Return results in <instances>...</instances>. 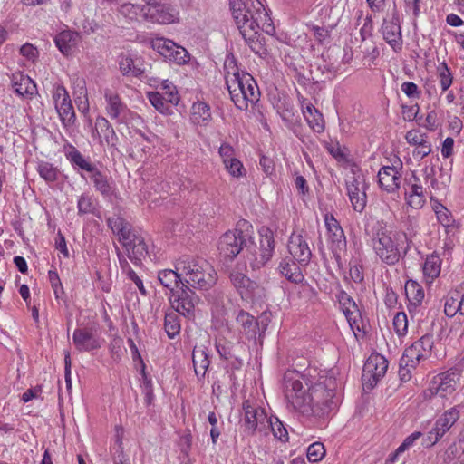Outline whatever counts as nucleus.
<instances>
[{
	"instance_id": "69168bd1",
	"label": "nucleus",
	"mask_w": 464,
	"mask_h": 464,
	"mask_svg": "<svg viewBox=\"0 0 464 464\" xmlns=\"http://www.w3.org/2000/svg\"><path fill=\"white\" fill-rule=\"evenodd\" d=\"M138 10H140V7L132 4H124L120 8L121 14L130 19H134L136 17Z\"/></svg>"
},
{
	"instance_id": "052dcab7",
	"label": "nucleus",
	"mask_w": 464,
	"mask_h": 464,
	"mask_svg": "<svg viewBox=\"0 0 464 464\" xmlns=\"http://www.w3.org/2000/svg\"><path fill=\"white\" fill-rule=\"evenodd\" d=\"M431 152V145L427 140L422 142L421 144L416 146L413 150V157L418 158L419 160H422L426 156H428Z\"/></svg>"
},
{
	"instance_id": "2eb2a0df",
	"label": "nucleus",
	"mask_w": 464,
	"mask_h": 464,
	"mask_svg": "<svg viewBox=\"0 0 464 464\" xmlns=\"http://www.w3.org/2000/svg\"><path fill=\"white\" fill-rule=\"evenodd\" d=\"M151 44L153 49L157 50L165 59L174 62L177 64H185L189 60L188 52L171 40L158 38L153 40Z\"/></svg>"
},
{
	"instance_id": "7c9ffc66",
	"label": "nucleus",
	"mask_w": 464,
	"mask_h": 464,
	"mask_svg": "<svg viewBox=\"0 0 464 464\" xmlns=\"http://www.w3.org/2000/svg\"><path fill=\"white\" fill-rule=\"evenodd\" d=\"M192 362L197 377L198 379L204 378L210 364L207 349L202 346H195L192 352Z\"/></svg>"
},
{
	"instance_id": "e2e57ef3",
	"label": "nucleus",
	"mask_w": 464,
	"mask_h": 464,
	"mask_svg": "<svg viewBox=\"0 0 464 464\" xmlns=\"http://www.w3.org/2000/svg\"><path fill=\"white\" fill-rule=\"evenodd\" d=\"M410 183L411 188L408 194L411 195H424L423 193V187L420 184V179L415 175L412 174V176L410 178Z\"/></svg>"
},
{
	"instance_id": "b1692460",
	"label": "nucleus",
	"mask_w": 464,
	"mask_h": 464,
	"mask_svg": "<svg viewBox=\"0 0 464 464\" xmlns=\"http://www.w3.org/2000/svg\"><path fill=\"white\" fill-rule=\"evenodd\" d=\"M402 163L400 168L395 166H384L378 172V182L380 187L388 193H394L400 188L401 173Z\"/></svg>"
},
{
	"instance_id": "412c9836",
	"label": "nucleus",
	"mask_w": 464,
	"mask_h": 464,
	"mask_svg": "<svg viewBox=\"0 0 464 464\" xmlns=\"http://www.w3.org/2000/svg\"><path fill=\"white\" fill-rule=\"evenodd\" d=\"M142 11H144V17L147 20L163 24L174 23L178 15V12L170 5L160 4L158 1L154 5H148L147 9H142Z\"/></svg>"
},
{
	"instance_id": "338daca9",
	"label": "nucleus",
	"mask_w": 464,
	"mask_h": 464,
	"mask_svg": "<svg viewBox=\"0 0 464 464\" xmlns=\"http://www.w3.org/2000/svg\"><path fill=\"white\" fill-rule=\"evenodd\" d=\"M419 110L420 107L418 104L413 106H402L403 119L407 121H413L416 118Z\"/></svg>"
},
{
	"instance_id": "cd10ccee",
	"label": "nucleus",
	"mask_w": 464,
	"mask_h": 464,
	"mask_svg": "<svg viewBox=\"0 0 464 464\" xmlns=\"http://www.w3.org/2000/svg\"><path fill=\"white\" fill-rule=\"evenodd\" d=\"M88 178L92 182L96 191L100 192L103 198L111 199L115 193V188L110 177L96 167L88 175Z\"/></svg>"
},
{
	"instance_id": "680f3d73",
	"label": "nucleus",
	"mask_w": 464,
	"mask_h": 464,
	"mask_svg": "<svg viewBox=\"0 0 464 464\" xmlns=\"http://www.w3.org/2000/svg\"><path fill=\"white\" fill-rule=\"evenodd\" d=\"M405 195L407 204L415 209L422 208L426 201L424 195H411L408 193H406Z\"/></svg>"
},
{
	"instance_id": "13d9d810",
	"label": "nucleus",
	"mask_w": 464,
	"mask_h": 464,
	"mask_svg": "<svg viewBox=\"0 0 464 464\" xmlns=\"http://www.w3.org/2000/svg\"><path fill=\"white\" fill-rule=\"evenodd\" d=\"M218 153H219L220 157L222 158L224 164L236 159L234 157L235 156L234 148L228 143H223L218 150Z\"/></svg>"
},
{
	"instance_id": "49530a36",
	"label": "nucleus",
	"mask_w": 464,
	"mask_h": 464,
	"mask_svg": "<svg viewBox=\"0 0 464 464\" xmlns=\"http://www.w3.org/2000/svg\"><path fill=\"white\" fill-rule=\"evenodd\" d=\"M148 98L152 106L160 113L167 114L169 111L170 105L168 104L166 98L158 92H150Z\"/></svg>"
},
{
	"instance_id": "79ce46f5",
	"label": "nucleus",
	"mask_w": 464,
	"mask_h": 464,
	"mask_svg": "<svg viewBox=\"0 0 464 464\" xmlns=\"http://www.w3.org/2000/svg\"><path fill=\"white\" fill-rule=\"evenodd\" d=\"M428 356L424 355V351L415 343V342L405 349L402 354V363L407 365L408 362L411 364V367H416L422 360L427 359Z\"/></svg>"
},
{
	"instance_id": "a18cd8bd",
	"label": "nucleus",
	"mask_w": 464,
	"mask_h": 464,
	"mask_svg": "<svg viewBox=\"0 0 464 464\" xmlns=\"http://www.w3.org/2000/svg\"><path fill=\"white\" fill-rule=\"evenodd\" d=\"M77 208L80 216L94 214L96 207L92 196L87 193L82 194L77 202Z\"/></svg>"
},
{
	"instance_id": "603ef678",
	"label": "nucleus",
	"mask_w": 464,
	"mask_h": 464,
	"mask_svg": "<svg viewBox=\"0 0 464 464\" xmlns=\"http://www.w3.org/2000/svg\"><path fill=\"white\" fill-rule=\"evenodd\" d=\"M142 377H143V383H142V391L145 394V402L147 405H150L154 395H153V386L152 382L150 379H149L145 373V365H142Z\"/></svg>"
},
{
	"instance_id": "ddd939ff",
	"label": "nucleus",
	"mask_w": 464,
	"mask_h": 464,
	"mask_svg": "<svg viewBox=\"0 0 464 464\" xmlns=\"http://www.w3.org/2000/svg\"><path fill=\"white\" fill-rule=\"evenodd\" d=\"M325 226L328 231L330 249L339 266H341V254L346 250V237L339 222L333 215L325 216Z\"/></svg>"
},
{
	"instance_id": "4468645a",
	"label": "nucleus",
	"mask_w": 464,
	"mask_h": 464,
	"mask_svg": "<svg viewBox=\"0 0 464 464\" xmlns=\"http://www.w3.org/2000/svg\"><path fill=\"white\" fill-rule=\"evenodd\" d=\"M72 343L80 353L100 349L102 342L98 334V326L91 324L76 328L72 334Z\"/></svg>"
},
{
	"instance_id": "a878e982",
	"label": "nucleus",
	"mask_w": 464,
	"mask_h": 464,
	"mask_svg": "<svg viewBox=\"0 0 464 464\" xmlns=\"http://www.w3.org/2000/svg\"><path fill=\"white\" fill-rule=\"evenodd\" d=\"M11 82L14 92L24 99H32L37 92L34 82L20 72L12 74Z\"/></svg>"
},
{
	"instance_id": "423d86ee",
	"label": "nucleus",
	"mask_w": 464,
	"mask_h": 464,
	"mask_svg": "<svg viewBox=\"0 0 464 464\" xmlns=\"http://www.w3.org/2000/svg\"><path fill=\"white\" fill-rule=\"evenodd\" d=\"M226 84L227 89H238L239 94L236 96L235 105L241 111H246L248 104H256L260 98L259 88L255 79L247 72L240 73L236 68L235 72H227L226 76Z\"/></svg>"
},
{
	"instance_id": "37998d69",
	"label": "nucleus",
	"mask_w": 464,
	"mask_h": 464,
	"mask_svg": "<svg viewBox=\"0 0 464 464\" xmlns=\"http://www.w3.org/2000/svg\"><path fill=\"white\" fill-rule=\"evenodd\" d=\"M437 74L440 80L441 91L446 92L452 84L453 77L452 73L445 62L439 63L437 66Z\"/></svg>"
},
{
	"instance_id": "4d7b16f0",
	"label": "nucleus",
	"mask_w": 464,
	"mask_h": 464,
	"mask_svg": "<svg viewBox=\"0 0 464 464\" xmlns=\"http://www.w3.org/2000/svg\"><path fill=\"white\" fill-rule=\"evenodd\" d=\"M421 350L424 351V355L430 357L431 349L434 344L433 336L431 334H425L415 342Z\"/></svg>"
},
{
	"instance_id": "7ed1b4c3",
	"label": "nucleus",
	"mask_w": 464,
	"mask_h": 464,
	"mask_svg": "<svg viewBox=\"0 0 464 464\" xmlns=\"http://www.w3.org/2000/svg\"><path fill=\"white\" fill-rule=\"evenodd\" d=\"M411 243L405 233H396L392 236V232L381 224L372 231L373 251L381 262L387 266L398 264L407 255Z\"/></svg>"
},
{
	"instance_id": "09e8293b",
	"label": "nucleus",
	"mask_w": 464,
	"mask_h": 464,
	"mask_svg": "<svg viewBox=\"0 0 464 464\" xmlns=\"http://www.w3.org/2000/svg\"><path fill=\"white\" fill-rule=\"evenodd\" d=\"M48 278L51 284V286L53 290L54 295L56 299H63L65 295L63 285L61 283L60 277L56 270H49Z\"/></svg>"
},
{
	"instance_id": "2f4dec72",
	"label": "nucleus",
	"mask_w": 464,
	"mask_h": 464,
	"mask_svg": "<svg viewBox=\"0 0 464 464\" xmlns=\"http://www.w3.org/2000/svg\"><path fill=\"white\" fill-rule=\"evenodd\" d=\"M405 295L409 301V311L412 312L411 306L415 309L424 299V290L422 286L414 280H408L405 284Z\"/></svg>"
},
{
	"instance_id": "ea45409f",
	"label": "nucleus",
	"mask_w": 464,
	"mask_h": 464,
	"mask_svg": "<svg viewBox=\"0 0 464 464\" xmlns=\"http://www.w3.org/2000/svg\"><path fill=\"white\" fill-rule=\"evenodd\" d=\"M119 68L123 76L139 77L144 73V69L139 66L131 57L127 55L120 56Z\"/></svg>"
},
{
	"instance_id": "39448f33",
	"label": "nucleus",
	"mask_w": 464,
	"mask_h": 464,
	"mask_svg": "<svg viewBox=\"0 0 464 464\" xmlns=\"http://www.w3.org/2000/svg\"><path fill=\"white\" fill-rule=\"evenodd\" d=\"M107 225L117 235L120 243L127 252L128 258L135 265L140 266L148 255V246L144 237L131 228L130 224L120 216L107 218Z\"/></svg>"
},
{
	"instance_id": "864d4df0",
	"label": "nucleus",
	"mask_w": 464,
	"mask_h": 464,
	"mask_svg": "<svg viewBox=\"0 0 464 464\" xmlns=\"http://www.w3.org/2000/svg\"><path fill=\"white\" fill-rule=\"evenodd\" d=\"M405 139L410 145L418 146L428 140V135L418 130H411L406 133Z\"/></svg>"
},
{
	"instance_id": "f8f14e48",
	"label": "nucleus",
	"mask_w": 464,
	"mask_h": 464,
	"mask_svg": "<svg viewBox=\"0 0 464 464\" xmlns=\"http://www.w3.org/2000/svg\"><path fill=\"white\" fill-rule=\"evenodd\" d=\"M388 369L387 360L380 354H372L364 363L362 381L368 389H372L385 375Z\"/></svg>"
},
{
	"instance_id": "a19ab883",
	"label": "nucleus",
	"mask_w": 464,
	"mask_h": 464,
	"mask_svg": "<svg viewBox=\"0 0 464 464\" xmlns=\"http://www.w3.org/2000/svg\"><path fill=\"white\" fill-rule=\"evenodd\" d=\"M192 119L197 124H208L211 120L209 105L204 102H194L192 105Z\"/></svg>"
},
{
	"instance_id": "dca6fc26",
	"label": "nucleus",
	"mask_w": 464,
	"mask_h": 464,
	"mask_svg": "<svg viewBox=\"0 0 464 464\" xmlns=\"http://www.w3.org/2000/svg\"><path fill=\"white\" fill-rule=\"evenodd\" d=\"M368 185L362 175L352 176L346 180V189L349 199L353 209L357 212H362L366 207Z\"/></svg>"
},
{
	"instance_id": "72a5a7b5",
	"label": "nucleus",
	"mask_w": 464,
	"mask_h": 464,
	"mask_svg": "<svg viewBox=\"0 0 464 464\" xmlns=\"http://www.w3.org/2000/svg\"><path fill=\"white\" fill-rule=\"evenodd\" d=\"M422 270L426 281L432 283L441 271V259L440 256L435 253L427 256Z\"/></svg>"
},
{
	"instance_id": "1a4fd4ad",
	"label": "nucleus",
	"mask_w": 464,
	"mask_h": 464,
	"mask_svg": "<svg viewBox=\"0 0 464 464\" xmlns=\"http://www.w3.org/2000/svg\"><path fill=\"white\" fill-rule=\"evenodd\" d=\"M459 378L460 372L457 368L438 374L430 382L429 388L423 392L424 398L431 399L435 395L447 397L456 390Z\"/></svg>"
},
{
	"instance_id": "6ab92c4d",
	"label": "nucleus",
	"mask_w": 464,
	"mask_h": 464,
	"mask_svg": "<svg viewBox=\"0 0 464 464\" xmlns=\"http://www.w3.org/2000/svg\"><path fill=\"white\" fill-rule=\"evenodd\" d=\"M381 30L383 39L392 50L396 53L401 51L403 40L400 17L396 11L393 12L392 19L383 20Z\"/></svg>"
},
{
	"instance_id": "c03bdc74",
	"label": "nucleus",
	"mask_w": 464,
	"mask_h": 464,
	"mask_svg": "<svg viewBox=\"0 0 464 464\" xmlns=\"http://www.w3.org/2000/svg\"><path fill=\"white\" fill-rule=\"evenodd\" d=\"M266 421L269 424L275 438L281 441H286L288 440V432L284 423L277 417L272 416L269 419L266 418Z\"/></svg>"
},
{
	"instance_id": "e433bc0d",
	"label": "nucleus",
	"mask_w": 464,
	"mask_h": 464,
	"mask_svg": "<svg viewBox=\"0 0 464 464\" xmlns=\"http://www.w3.org/2000/svg\"><path fill=\"white\" fill-rule=\"evenodd\" d=\"M39 176L49 185L55 183L60 177V170L53 163L39 160L36 166Z\"/></svg>"
},
{
	"instance_id": "9d476101",
	"label": "nucleus",
	"mask_w": 464,
	"mask_h": 464,
	"mask_svg": "<svg viewBox=\"0 0 464 464\" xmlns=\"http://www.w3.org/2000/svg\"><path fill=\"white\" fill-rule=\"evenodd\" d=\"M169 301L173 310L190 319L194 317L195 307L199 303V297L194 290L182 283V286L172 294Z\"/></svg>"
},
{
	"instance_id": "9b49d317",
	"label": "nucleus",
	"mask_w": 464,
	"mask_h": 464,
	"mask_svg": "<svg viewBox=\"0 0 464 464\" xmlns=\"http://www.w3.org/2000/svg\"><path fill=\"white\" fill-rule=\"evenodd\" d=\"M53 100L62 125L68 129L76 121V114L67 90L63 85L54 86Z\"/></svg>"
},
{
	"instance_id": "5fc2aeb1",
	"label": "nucleus",
	"mask_w": 464,
	"mask_h": 464,
	"mask_svg": "<svg viewBox=\"0 0 464 464\" xmlns=\"http://www.w3.org/2000/svg\"><path fill=\"white\" fill-rule=\"evenodd\" d=\"M116 443L118 448L113 456L114 464H130V458L123 452L121 438L117 435Z\"/></svg>"
},
{
	"instance_id": "c756f323",
	"label": "nucleus",
	"mask_w": 464,
	"mask_h": 464,
	"mask_svg": "<svg viewBox=\"0 0 464 464\" xmlns=\"http://www.w3.org/2000/svg\"><path fill=\"white\" fill-rule=\"evenodd\" d=\"M237 323L241 327V333H243L247 339H256L257 333L260 331L257 319L247 312L240 311L237 316Z\"/></svg>"
},
{
	"instance_id": "f3484780",
	"label": "nucleus",
	"mask_w": 464,
	"mask_h": 464,
	"mask_svg": "<svg viewBox=\"0 0 464 464\" xmlns=\"http://www.w3.org/2000/svg\"><path fill=\"white\" fill-rule=\"evenodd\" d=\"M459 419V406L447 411L436 420L434 427L428 433L427 440L430 445L438 442Z\"/></svg>"
},
{
	"instance_id": "4c0bfd02",
	"label": "nucleus",
	"mask_w": 464,
	"mask_h": 464,
	"mask_svg": "<svg viewBox=\"0 0 464 464\" xmlns=\"http://www.w3.org/2000/svg\"><path fill=\"white\" fill-rule=\"evenodd\" d=\"M181 276H183V275H181V272L178 271L176 268L175 270L164 269L158 273V279L160 284L165 288L169 289L172 294L174 293L175 287L179 285V282L181 284L183 283Z\"/></svg>"
},
{
	"instance_id": "aec40b11",
	"label": "nucleus",
	"mask_w": 464,
	"mask_h": 464,
	"mask_svg": "<svg viewBox=\"0 0 464 464\" xmlns=\"http://www.w3.org/2000/svg\"><path fill=\"white\" fill-rule=\"evenodd\" d=\"M242 409L241 423L245 432L253 435L257 429L261 430V426L266 420L264 411L253 406L248 400L243 401Z\"/></svg>"
},
{
	"instance_id": "bb28decb",
	"label": "nucleus",
	"mask_w": 464,
	"mask_h": 464,
	"mask_svg": "<svg viewBox=\"0 0 464 464\" xmlns=\"http://www.w3.org/2000/svg\"><path fill=\"white\" fill-rule=\"evenodd\" d=\"M53 40L59 51L63 55L69 56L81 42V35L75 31L66 29L57 34Z\"/></svg>"
},
{
	"instance_id": "0e129e2a",
	"label": "nucleus",
	"mask_w": 464,
	"mask_h": 464,
	"mask_svg": "<svg viewBox=\"0 0 464 464\" xmlns=\"http://www.w3.org/2000/svg\"><path fill=\"white\" fill-rule=\"evenodd\" d=\"M401 91L411 98L420 97L418 86L412 82H406L401 84Z\"/></svg>"
},
{
	"instance_id": "c85d7f7f",
	"label": "nucleus",
	"mask_w": 464,
	"mask_h": 464,
	"mask_svg": "<svg viewBox=\"0 0 464 464\" xmlns=\"http://www.w3.org/2000/svg\"><path fill=\"white\" fill-rule=\"evenodd\" d=\"M305 99L299 96V102L302 105V111L308 125L314 131L321 133L324 130V121L322 113L312 104H304Z\"/></svg>"
},
{
	"instance_id": "0eeeda50",
	"label": "nucleus",
	"mask_w": 464,
	"mask_h": 464,
	"mask_svg": "<svg viewBox=\"0 0 464 464\" xmlns=\"http://www.w3.org/2000/svg\"><path fill=\"white\" fill-rule=\"evenodd\" d=\"M249 244H252V226L246 220H240L235 229L221 236L218 250L226 260L232 261Z\"/></svg>"
},
{
	"instance_id": "58836bf2",
	"label": "nucleus",
	"mask_w": 464,
	"mask_h": 464,
	"mask_svg": "<svg viewBox=\"0 0 464 464\" xmlns=\"http://www.w3.org/2000/svg\"><path fill=\"white\" fill-rule=\"evenodd\" d=\"M179 314L175 310L166 312L164 317V330L169 338L173 339L179 334L181 325Z\"/></svg>"
},
{
	"instance_id": "4be33fe9",
	"label": "nucleus",
	"mask_w": 464,
	"mask_h": 464,
	"mask_svg": "<svg viewBox=\"0 0 464 464\" xmlns=\"http://www.w3.org/2000/svg\"><path fill=\"white\" fill-rule=\"evenodd\" d=\"M288 251L300 266H307L312 258V251L301 234H292L288 242Z\"/></svg>"
},
{
	"instance_id": "473e14b6",
	"label": "nucleus",
	"mask_w": 464,
	"mask_h": 464,
	"mask_svg": "<svg viewBox=\"0 0 464 464\" xmlns=\"http://www.w3.org/2000/svg\"><path fill=\"white\" fill-rule=\"evenodd\" d=\"M298 265L299 264L294 260L283 259L279 264L278 269L281 275L287 280L298 284L304 278Z\"/></svg>"
},
{
	"instance_id": "3c124183",
	"label": "nucleus",
	"mask_w": 464,
	"mask_h": 464,
	"mask_svg": "<svg viewBox=\"0 0 464 464\" xmlns=\"http://www.w3.org/2000/svg\"><path fill=\"white\" fill-rule=\"evenodd\" d=\"M459 301H458V293L455 294V296L450 295L447 296L444 304V313L448 317H454L459 314Z\"/></svg>"
},
{
	"instance_id": "5701e85b",
	"label": "nucleus",
	"mask_w": 464,
	"mask_h": 464,
	"mask_svg": "<svg viewBox=\"0 0 464 464\" xmlns=\"http://www.w3.org/2000/svg\"><path fill=\"white\" fill-rule=\"evenodd\" d=\"M104 98L106 101V112L109 117L115 120L118 123L123 122L127 119L130 111L127 105L121 101L120 95L110 90H106Z\"/></svg>"
},
{
	"instance_id": "20e7f679",
	"label": "nucleus",
	"mask_w": 464,
	"mask_h": 464,
	"mask_svg": "<svg viewBox=\"0 0 464 464\" xmlns=\"http://www.w3.org/2000/svg\"><path fill=\"white\" fill-rule=\"evenodd\" d=\"M175 268L181 272L187 285L198 290H208L218 281L214 267L205 259L192 256H182L175 264Z\"/></svg>"
},
{
	"instance_id": "f257e3e1",
	"label": "nucleus",
	"mask_w": 464,
	"mask_h": 464,
	"mask_svg": "<svg viewBox=\"0 0 464 464\" xmlns=\"http://www.w3.org/2000/svg\"><path fill=\"white\" fill-rule=\"evenodd\" d=\"M334 372L316 375L288 371L283 377V391L290 406L304 416L325 418L336 411L340 399Z\"/></svg>"
},
{
	"instance_id": "de8ad7c7",
	"label": "nucleus",
	"mask_w": 464,
	"mask_h": 464,
	"mask_svg": "<svg viewBox=\"0 0 464 464\" xmlns=\"http://www.w3.org/2000/svg\"><path fill=\"white\" fill-rule=\"evenodd\" d=\"M325 456V449L323 443H312L306 452V457L310 462L315 463L320 461Z\"/></svg>"
},
{
	"instance_id": "774afa93",
	"label": "nucleus",
	"mask_w": 464,
	"mask_h": 464,
	"mask_svg": "<svg viewBox=\"0 0 464 464\" xmlns=\"http://www.w3.org/2000/svg\"><path fill=\"white\" fill-rule=\"evenodd\" d=\"M20 53L27 59H34L38 52L37 49L30 44H25L20 48Z\"/></svg>"
},
{
	"instance_id": "f704fd0d",
	"label": "nucleus",
	"mask_w": 464,
	"mask_h": 464,
	"mask_svg": "<svg viewBox=\"0 0 464 464\" xmlns=\"http://www.w3.org/2000/svg\"><path fill=\"white\" fill-rule=\"evenodd\" d=\"M65 156L73 167L85 170L89 174L96 168L94 164L88 161L72 145L68 146V149L65 151Z\"/></svg>"
},
{
	"instance_id": "c9c22d12",
	"label": "nucleus",
	"mask_w": 464,
	"mask_h": 464,
	"mask_svg": "<svg viewBox=\"0 0 464 464\" xmlns=\"http://www.w3.org/2000/svg\"><path fill=\"white\" fill-rule=\"evenodd\" d=\"M95 129L99 134L101 131V134L103 135L108 146H111V148L116 147L118 137L115 133L113 127L106 118L99 116L96 119Z\"/></svg>"
},
{
	"instance_id": "a211bd4d",
	"label": "nucleus",
	"mask_w": 464,
	"mask_h": 464,
	"mask_svg": "<svg viewBox=\"0 0 464 464\" xmlns=\"http://www.w3.org/2000/svg\"><path fill=\"white\" fill-rule=\"evenodd\" d=\"M229 280L237 294L246 301H252L261 290L256 281L237 270L230 271Z\"/></svg>"
},
{
	"instance_id": "f03ea898",
	"label": "nucleus",
	"mask_w": 464,
	"mask_h": 464,
	"mask_svg": "<svg viewBox=\"0 0 464 464\" xmlns=\"http://www.w3.org/2000/svg\"><path fill=\"white\" fill-rule=\"evenodd\" d=\"M229 5L243 38L249 44L254 43L261 24L270 20L263 4L259 0H229Z\"/></svg>"
},
{
	"instance_id": "393cba45",
	"label": "nucleus",
	"mask_w": 464,
	"mask_h": 464,
	"mask_svg": "<svg viewBox=\"0 0 464 464\" xmlns=\"http://www.w3.org/2000/svg\"><path fill=\"white\" fill-rule=\"evenodd\" d=\"M336 299L351 327L353 329V326L356 325L359 329L357 323L362 316L354 300L344 290H340L338 292Z\"/></svg>"
},
{
	"instance_id": "6e6d98bb",
	"label": "nucleus",
	"mask_w": 464,
	"mask_h": 464,
	"mask_svg": "<svg viewBox=\"0 0 464 464\" xmlns=\"http://www.w3.org/2000/svg\"><path fill=\"white\" fill-rule=\"evenodd\" d=\"M226 169L233 177H241L243 175L244 167L241 161L237 159H234L224 164Z\"/></svg>"
},
{
	"instance_id": "bf43d9fd",
	"label": "nucleus",
	"mask_w": 464,
	"mask_h": 464,
	"mask_svg": "<svg viewBox=\"0 0 464 464\" xmlns=\"http://www.w3.org/2000/svg\"><path fill=\"white\" fill-rule=\"evenodd\" d=\"M416 367H411V364L410 362L405 365V363H402V357L400 359L399 362V377L401 382H408L411 378V371L414 370Z\"/></svg>"
},
{
	"instance_id": "6e6552de",
	"label": "nucleus",
	"mask_w": 464,
	"mask_h": 464,
	"mask_svg": "<svg viewBox=\"0 0 464 464\" xmlns=\"http://www.w3.org/2000/svg\"><path fill=\"white\" fill-rule=\"evenodd\" d=\"M259 237L257 250L247 256L249 265L254 270L264 267L271 260L276 246L274 232L270 228L262 227L259 229Z\"/></svg>"
},
{
	"instance_id": "8fccbe9b",
	"label": "nucleus",
	"mask_w": 464,
	"mask_h": 464,
	"mask_svg": "<svg viewBox=\"0 0 464 464\" xmlns=\"http://www.w3.org/2000/svg\"><path fill=\"white\" fill-rule=\"evenodd\" d=\"M394 331L399 336H403L408 331V319L404 312H398L393 318Z\"/></svg>"
}]
</instances>
